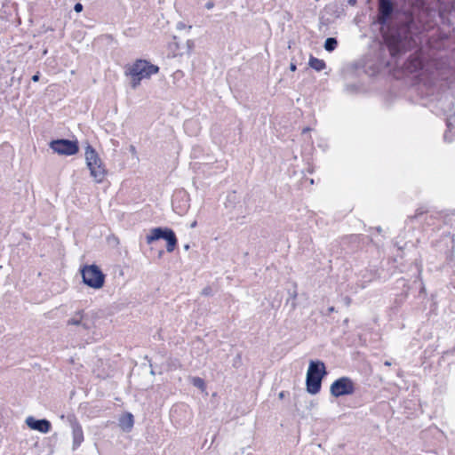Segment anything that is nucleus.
I'll return each instance as SVG.
<instances>
[{
  "label": "nucleus",
  "instance_id": "1",
  "mask_svg": "<svg viewBox=\"0 0 455 455\" xmlns=\"http://www.w3.org/2000/svg\"><path fill=\"white\" fill-rule=\"evenodd\" d=\"M430 15L423 0L409 4L402 10L394 0H377L374 22L387 29L382 36L391 58L396 60L415 49L403 63V68L416 74L425 84L433 85L439 80L447 81L452 68L443 57L432 58L425 52V46L433 47L427 34L429 26L425 21Z\"/></svg>",
  "mask_w": 455,
  "mask_h": 455
},
{
  "label": "nucleus",
  "instance_id": "2",
  "mask_svg": "<svg viewBox=\"0 0 455 455\" xmlns=\"http://www.w3.org/2000/svg\"><path fill=\"white\" fill-rule=\"evenodd\" d=\"M159 72V67L147 60L138 59L125 69V75L131 76V87L136 89L142 79L150 78Z\"/></svg>",
  "mask_w": 455,
  "mask_h": 455
},
{
  "label": "nucleus",
  "instance_id": "3",
  "mask_svg": "<svg viewBox=\"0 0 455 455\" xmlns=\"http://www.w3.org/2000/svg\"><path fill=\"white\" fill-rule=\"evenodd\" d=\"M328 374L324 363L321 360H311L306 376V390L310 395L321 391L322 381Z\"/></svg>",
  "mask_w": 455,
  "mask_h": 455
},
{
  "label": "nucleus",
  "instance_id": "4",
  "mask_svg": "<svg viewBox=\"0 0 455 455\" xmlns=\"http://www.w3.org/2000/svg\"><path fill=\"white\" fill-rule=\"evenodd\" d=\"M84 155L86 165L90 170L91 175L94 178L97 183L102 182L106 177L107 170L105 169L99 154L92 146L87 144Z\"/></svg>",
  "mask_w": 455,
  "mask_h": 455
},
{
  "label": "nucleus",
  "instance_id": "5",
  "mask_svg": "<svg viewBox=\"0 0 455 455\" xmlns=\"http://www.w3.org/2000/svg\"><path fill=\"white\" fill-rule=\"evenodd\" d=\"M83 283L90 288L99 290L105 284L106 275L95 264L85 265L81 270Z\"/></svg>",
  "mask_w": 455,
  "mask_h": 455
},
{
  "label": "nucleus",
  "instance_id": "6",
  "mask_svg": "<svg viewBox=\"0 0 455 455\" xmlns=\"http://www.w3.org/2000/svg\"><path fill=\"white\" fill-rule=\"evenodd\" d=\"M160 239L166 241V251L168 252H172L175 250L178 243V239L172 228L166 227H157L152 228L150 233L146 237L147 243L148 244Z\"/></svg>",
  "mask_w": 455,
  "mask_h": 455
},
{
  "label": "nucleus",
  "instance_id": "7",
  "mask_svg": "<svg viewBox=\"0 0 455 455\" xmlns=\"http://www.w3.org/2000/svg\"><path fill=\"white\" fill-rule=\"evenodd\" d=\"M50 148L60 156H74L79 152V143L76 140L56 139L49 143Z\"/></svg>",
  "mask_w": 455,
  "mask_h": 455
},
{
  "label": "nucleus",
  "instance_id": "8",
  "mask_svg": "<svg viewBox=\"0 0 455 455\" xmlns=\"http://www.w3.org/2000/svg\"><path fill=\"white\" fill-rule=\"evenodd\" d=\"M441 24L444 27H448V31L445 34L446 37L455 38V10L450 8L447 4L440 3L438 11L436 12Z\"/></svg>",
  "mask_w": 455,
  "mask_h": 455
},
{
  "label": "nucleus",
  "instance_id": "9",
  "mask_svg": "<svg viewBox=\"0 0 455 455\" xmlns=\"http://www.w3.org/2000/svg\"><path fill=\"white\" fill-rule=\"evenodd\" d=\"M354 381L348 377H340L334 380L330 387L331 395L336 398L355 393Z\"/></svg>",
  "mask_w": 455,
  "mask_h": 455
},
{
  "label": "nucleus",
  "instance_id": "10",
  "mask_svg": "<svg viewBox=\"0 0 455 455\" xmlns=\"http://www.w3.org/2000/svg\"><path fill=\"white\" fill-rule=\"evenodd\" d=\"M66 418L72 430V450L76 451L84 441L83 427L75 414H68Z\"/></svg>",
  "mask_w": 455,
  "mask_h": 455
},
{
  "label": "nucleus",
  "instance_id": "11",
  "mask_svg": "<svg viewBox=\"0 0 455 455\" xmlns=\"http://www.w3.org/2000/svg\"><path fill=\"white\" fill-rule=\"evenodd\" d=\"M68 325L81 326L84 330L89 331L93 327V322L83 309L76 311L68 322Z\"/></svg>",
  "mask_w": 455,
  "mask_h": 455
},
{
  "label": "nucleus",
  "instance_id": "12",
  "mask_svg": "<svg viewBox=\"0 0 455 455\" xmlns=\"http://www.w3.org/2000/svg\"><path fill=\"white\" fill-rule=\"evenodd\" d=\"M25 422L30 429L39 431L43 434H46L52 429V424L46 419H37L32 416H29L26 419Z\"/></svg>",
  "mask_w": 455,
  "mask_h": 455
},
{
  "label": "nucleus",
  "instance_id": "13",
  "mask_svg": "<svg viewBox=\"0 0 455 455\" xmlns=\"http://www.w3.org/2000/svg\"><path fill=\"white\" fill-rule=\"evenodd\" d=\"M240 198L241 196L235 191L228 192L224 203L225 207L230 211H234L237 207L242 208Z\"/></svg>",
  "mask_w": 455,
  "mask_h": 455
},
{
  "label": "nucleus",
  "instance_id": "14",
  "mask_svg": "<svg viewBox=\"0 0 455 455\" xmlns=\"http://www.w3.org/2000/svg\"><path fill=\"white\" fill-rule=\"evenodd\" d=\"M133 424L134 418L133 415L130 412H125L119 418L118 425L124 432H130L133 427Z\"/></svg>",
  "mask_w": 455,
  "mask_h": 455
},
{
  "label": "nucleus",
  "instance_id": "15",
  "mask_svg": "<svg viewBox=\"0 0 455 455\" xmlns=\"http://www.w3.org/2000/svg\"><path fill=\"white\" fill-rule=\"evenodd\" d=\"M455 116H451L446 119L447 130L443 134V139L447 142H451L455 135Z\"/></svg>",
  "mask_w": 455,
  "mask_h": 455
},
{
  "label": "nucleus",
  "instance_id": "16",
  "mask_svg": "<svg viewBox=\"0 0 455 455\" xmlns=\"http://www.w3.org/2000/svg\"><path fill=\"white\" fill-rule=\"evenodd\" d=\"M308 65L311 68L315 69L317 72H320L326 68V63L323 60L315 58L313 55H310Z\"/></svg>",
  "mask_w": 455,
  "mask_h": 455
},
{
  "label": "nucleus",
  "instance_id": "17",
  "mask_svg": "<svg viewBox=\"0 0 455 455\" xmlns=\"http://www.w3.org/2000/svg\"><path fill=\"white\" fill-rule=\"evenodd\" d=\"M338 46V40L335 37H328L324 41L323 48L326 52H331Z\"/></svg>",
  "mask_w": 455,
  "mask_h": 455
},
{
  "label": "nucleus",
  "instance_id": "18",
  "mask_svg": "<svg viewBox=\"0 0 455 455\" xmlns=\"http://www.w3.org/2000/svg\"><path fill=\"white\" fill-rule=\"evenodd\" d=\"M292 285H293V290H292V291L289 290V291H288V292H289V296H290V297H289V299H287L286 303L288 304V303H289V301H290V299H291V309H295V307H296V302H295V299H296V298H297V296H298V292H297V284H296V283H293V284H292Z\"/></svg>",
  "mask_w": 455,
  "mask_h": 455
},
{
  "label": "nucleus",
  "instance_id": "19",
  "mask_svg": "<svg viewBox=\"0 0 455 455\" xmlns=\"http://www.w3.org/2000/svg\"><path fill=\"white\" fill-rule=\"evenodd\" d=\"M345 90L348 93H356L359 91V86L355 84H347L345 86Z\"/></svg>",
  "mask_w": 455,
  "mask_h": 455
},
{
  "label": "nucleus",
  "instance_id": "20",
  "mask_svg": "<svg viewBox=\"0 0 455 455\" xmlns=\"http://www.w3.org/2000/svg\"><path fill=\"white\" fill-rule=\"evenodd\" d=\"M192 384L198 388H204L205 386L204 380L199 377H194Z\"/></svg>",
  "mask_w": 455,
  "mask_h": 455
},
{
  "label": "nucleus",
  "instance_id": "21",
  "mask_svg": "<svg viewBox=\"0 0 455 455\" xmlns=\"http://www.w3.org/2000/svg\"><path fill=\"white\" fill-rule=\"evenodd\" d=\"M427 212V210H424L422 207L420 208H418L416 210V212L414 215L412 216H409L408 218L411 220H417L419 219L421 215H423L424 213Z\"/></svg>",
  "mask_w": 455,
  "mask_h": 455
},
{
  "label": "nucleus",
  "instance_id": "22",
  "mask_svg": "<svg viewBox=\"0 0 455 455\" xmlns=\"http://www.w3.org/2000/svg\"><path fill=\"white\" fill-rule=\"evenodd\" d=\"M212 289L211 286H206L202 291V295L204 296H212Z\"/></svg>",
  "mask_w": 455,
  "mask_h": 455
},
{
  "label": "nucleus",
  "instance_id": "23",
  "mask_svg": "<svg viewBox=\"0 0 455 455\" xmlns=\"http://www.w3.org/2000/svg\"><path fill=\"white\" fill-rule=\"evenodd\" d=\"M188 53H189L195 47V43L192 40H187Z\"/></svg>",
  "mask_w": 455,
  "mask_h": 455
},
{
  "label": "nucleus",
  "instance_id": "24",
  "mask_svg": "<svg viewBox=\"0 0 455 455\" xmlns=\"http://www.w3.org/2000/svg\"><path fill=\"white\" fill-rule=\"evenodd\" d=\"M84 9V6L81 3H76L74 6V11L76 12H81Z\"/></svg>",
  "mask_w": 455,
  "mask_h": 455
},
{
  "label": "nucleus",
  "instance_id": "25",
  "mask_svg": "<svg viewBox=\"0 0 455 455\" xmlns=\"http://www.w3.org/2000/svg\"><path fill=\"white\" fill-rule=\"evenodd\" d=\"M214 7V2L213 1H208L206 4H205V8L208 9V10H211Z\"/></svg>",
  "mask_w": 455,
  "mask_h": 455
},
{
  "label": "nucleus",
  "instance_id": "26",
  "mask_svg": "<svg viewBox=\"0 0 455 455\" xmlns=\"http://www.w3.org/2000/svg\"><path fill=\"white\" fill-rule=\"evenodd\" d=\"M40 73L39 72H36L33 76H32V81L33 82H38L40 80Z\"/></svg>",
  "mask_w": 455,
  "mask_h": 455
},
{
  "label": "nucleus",
  "instance_id": "27",
  "mask_svg": "<svg viewBox=\"0 0 455 455\" xmlns=\"http://www.w3.org/2000/svg\"><path fill=\"white\" fill-rule=\"evenodd\" d=\"M246 214H248V212H246V211L243 212V211L237 210V215L238 216L241 215L243 218H244Z\"/></svg>",
  "mask_w": 455,
  "mask_h": 455
},
{
  "label": "nucleus",
  "instance_id": "28",
  "mask_svg": "<svg viewBox=\"0 0 455 455\" xmlns=\"http://www.w3.org/2000/svg\"><path fill=\"white\" fill-rule=\"evenodd\" d=\"M296 69H297V66H296V64H295V63H293V62H291V63L290 64V70H291V71H295Z\"/></svg>",
  "mask_w": 455,
  "mask_h": 455
},
{
  "label": "nucleus",
  "instance_id": "29",
  "mask_svg": "<svg viewBox=\"0 0 455 455\" xmlns=\"http://www.w3.org/2000/svg\"><path fill=\"white\" fill-rule=\"evenodd\" d=\"M347 3L350 4V5H355L356 4V0H348Z\"/></svg>",
  "mask_w": 455,
  "mask_h": 455
},
{
  "label": "nucleus",
  "instance_id": "30",
  "mask_svg": "<svg viewBox=\"0 0 455 455\" xmlns=\"http://www.w3.org/2000/svg\"><path fill=\"white\" fill-rule=\"evenodd\" d=\"M196 225H197V222L195 220V221H193V222L191 223L190 228H196Z\"/></svg>",
  "mask_w": 455,
  "mask_h": 455
},
{
  "label": "nucleus",
  "instance_id": "31",
  "mask_svg": "<svg viewBox=\"0 0 455 455\" xmlns=\"http://www.w3.org/2000/svg\"><path fill=\"white\" fill-rule=\"evenodd\" d=\"M309 131H310V128L309 127H306V128L303 129L302 133H306V132H307Z\"/></svg>",
  "mask_w": 455,
  "mask_h": 455
},
{
  "label": "nucleus",
  "instance_id": "32",
  "mask_svg": "<svg viewBox=\"0 0 455 455\" xmlns=\"http://www.w3.org/2000/svg\"><path fill=\"white\" fill-rule=\"evenodd\" d=\"M284 397V392L282 391L280 394H279V398L283 399Z\"/></svg>",
  "mask_w": 455,
  "mask_h": 455
},
{
  "label": "nucleus",
  "instance_id": "33",
  "mask_svg": "<svg viewBox=\"0 0 455 455\" xmlns=\"http://www.w3.org/2000/svg\"><path fill=\"white\" fill-rule=\"evenodd\" d=\"M189 248H190L189 244H185V245H184V249H185L186 251L189 250Z\"/></svg>",
  "mask_w": 455,
  "mask_h": 455
},
{
  "label": "nucleus",
  "instance_id": "34",
  "mask_svg": "<svg viewBox=\"0 0 455 455\" xmlns=\"http://www.w3.org/2000/svg\"><path fill=\"white\" fill-rule=\"evenodd\" d=\"M384 364H385L386 366H390V365H391V363H390L389 361H386V362L384 363Z\"/></svg>",
  "mask_w": 455,
  "mask_h": 455
},
{
  "label": "nucleus",
  "instance_id": "35",
  "mask_svg": "<svg viewBox=\"0 0 455 455\" xmlns=\"http://www.w3.org/2000/svg\"><path fill=\"white\" fill-rule=\"evenodd\" d=\"M377 231H378L379 233V232H381V228H380V227L377 228Z\"/></svg>",
  "mask_w": 455,
  "mask_h": 455
},
{
  "label": "nucleus",
  "instance_id": "36",
  "mask_svg": "<svg viewBox=\"0 0 455 455\" xmlns=\"http://www.w3.org/2000/svg\"><path fill=\"white\" fill-rule=\"evenodd\" d=\"M183 26H184V25H183L182 23H180V24L178 25V28H182Z\"/></svg>",
  "mask_w": 455,
  "mask_h": 455
},
{
  "label": "nucleus",
  "instance_id": "37",
  "mask_svg": "<svg viewBox=\"0 0 455 455\" xmlns=\"http://www.w3.org/2000/svg\"><path fill=\"white\" fill-rule=\"evenodd\" d=\"M163 253H164V251H159V257H161Z\"/></svg>",
  "mask_w": 455,
  "mask_h": 455
},
{
  "label": "nucleus",
  "instance_id": "38",
  "mask_svg": "<svg viewBox=\"0 0 455 455\" xmlns=\"http://www.w3.org/2000/svg\"><path fill=\"white\" fill-rule=\"evenodd\" d=\"M333 310H334V307H330V308H329V311H331H331H333Z\"/></svg>",
  "mask_w": 455,
  "mask_h": 455
}]
</instances>
